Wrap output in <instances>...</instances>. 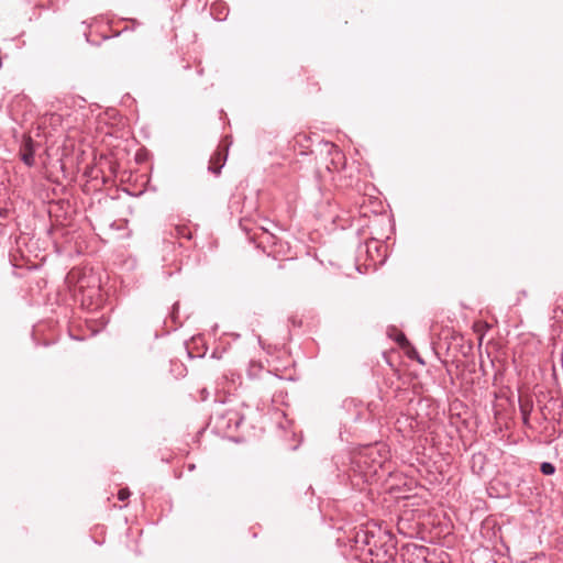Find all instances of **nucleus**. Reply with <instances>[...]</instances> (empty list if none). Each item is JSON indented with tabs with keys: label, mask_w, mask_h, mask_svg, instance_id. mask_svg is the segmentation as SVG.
<instances>
[{
	"label": "nucleus",
	"mask_w": 563,
	"mask_h": 563,
	"mask_svg": "<svg viewBox=\"0 0 563 563\" xmlns=\"http://www.w3.org/2000/svg\"><path fill=\"white\" fill-rule=\"evenodd\" d=\"M366 252L372 255V247H371V243H367L366 244Z\"/></svg>",
	"instance_id": "17"
},
{
	"label": "nucleus",
	"mask_w": 563,
	"mask_h": 563,
	"mask_svg": "<svg viewBox=\"0 0 563 563\" xmlns=\"http://www.w3.org/2000/svg\"><path fill=\"white\" fill-rule=\"evenodd\" d=\"M118 493L123 494V493H131V492H130V489L126 487V488H120V489L118 490Z\"/></svg>",
	"instance_id": "16"
},
{
	"label": "nucleus",
	"mask_w": 563,
	"mask_h": 563,
	"mask_svg": "<svg viewBox=\"0 0 563 563\" xmlns=\"http://www.w3.org/2000/svg\"><path fill=\"white\" fill-rule=\"evenodd\" d=\"M395 341L398 343V344H402V343H407L408 340L406 338V335L402 333V332H399L398 335L395 338Z\"/></svg>",
	"instance_id": "12"
},
{
	"label": "nucleus",
	"mask_w": 563,
	"mask_h": 563,
	"mask_svg": "<svg viewBox=\"0 0 563 563\" xmlns=\"http://www.w3.org/2000/svg\"><path fill=\"white\" fill-rule=\"evenodd\" d=\"M225 140H228V136H224V140H222V141L220 142V144H224V145H228V146H229V144H228V143H225Z\"/></svg>",
	"instance_id": "19"
},
{
	"label": "nucleus",
	"mask_w": 563,
	"mask_h": 563,
	"mask_svg": "<svg viewBox=\"0 0 563 563\" xmlns=\"http://www.w3.org/2000/svg\"><path fill=\"white\" fill-rule=\"evenodd\" d=\"M402 497H404V499H408L410 497V495H404Z\"/></svg>",
	"instance_id": "26"
},
{
	"label": "nucleus",
	"mask_w": 563,
	"mask_h": 563,
	"mask_svg": "<svg viewBox=\"0 0 563 563\" xmlns=\"http://www.w3.org/2000/svg\"><path fill=\"white\" fill-rule=\"evenodd\" d=\"M10 214V210L7 208H0V218L7 219Z\"/></svg>",
	"instance_id": "13"
},
{
	"label": "nucleus",
	"mask_w": 563,
	"mask_h": 563,
	"mask_svg": "<svg viewBox=\"0 0 563 563\" xmlns=\"http://www.w3.org/2000/svg\"><path fill=\"white\" fill-rule=\"evenodd\" d=\"M415 549L416 551L418 552L417 555L418 556H424V554L428 552V548L423 547V545H415Z\"/></svg>",
	"instance_id": "11"
},
{
	"label": "nucleus",
	"mask_w": 563,
	"mask_h": 563,
	"mask_svg": "<svg viewBox=\"0 0 563 563\" xmlns=\"http://www.w3.org/2000/svg\"><path fill=\"white\" fill-rule=\"evenodd\" d=\"M244 415L238 409H217L210 416V422L218 434L231 437V432L238 431L244 422Z\"/></svg>",
	"instance_id": "2"
},
{
	"label": "nucleus",
	"mask_w": 563,
	"mask_h": 563,
	"mask_svg": "<svg viewBox=\"0 0 563 563\" xmlns=\"http://www.w3.org/2000/svg\"><path fill=\"white\" fill-rule=\"evenodd\" d=\"M85 36H86L87 42L95 44V45H99V42H93L90 40L89 34L85 33Z\"/></svg>",
	"instance_id": "15"
},
{
	"label": "nucleus",
	"mask_w": 563,
	"mask_h": 563,
	"mask_svg": "<svg viewBox=\"0 0 563 563\" xmlns=\"http://www.w3.org/2000/svg\"><path fill=\"white\" fill-rule=\"evenodd\" d=\"M486 462L487 457L484 453H474L470 461L472 472L476 475H481L485 470Z\"/></svg>",
	"instance_id": "6"
},
{
	"label": "nucleus",
	"mask_w": 563,
	"mask_h": 563,
	"mask_svg": "<svg viewBox=\"0 0 563 563\" xmlns=\"http://www.w3.org/2000/svg\"><path fill=\"white\" fill-rule=\"evenodd\" d=\"M523 563H533V562H523Z\"/></svg>",
	"instance_id": "28"
},
{
	"label": "nucleus",
	"mask_w": 563,
	"mask_h": 563,
	"mask_svg": "<svg viewBox=\"0 0 563 563\" xmlns=\"http://www.w3.org/2000/svg\"><path fill=\"white\" fill-rule=\"evenodd\" d=\"M330 145H331V148H334L339 153V151H338V148L335 147L334 144H330Z\"/></svg>",
	"instance_id": "23"
},
{
	"label": "nucleus",
	"mask_w": 563,
	"mask_h": 563,
	"mask_svg": "<svg viewBox=\"0 0 563 563\" xmlns=\"http://www.w3.org/2000/svg\"><path fill=\"white\" fill-rule=\"evenodd\" d=\"M188 355H189V357H195L190 351H188Z\"/></svg>",
	"instance_id": "24"
},
{
	"label": "nucleus",
	"mask_w": 563,
	"mask_h": 563,
	"mask_svg": "<svg viewBox=\"0 0 563 563\" xmlns=\"http://www.w3.org/2000/svg\"><path fill=\"white\" fill-rule=\"evenodd\" d=\"M175 232L178 238L186 239L187 241H190L192 239V232L186 227L178 225L175 228Z\"/></svg>",
	"instance_id": "8"
},
{
	"label": "nucleus",
	"mask_w": 563,
	"mask_h": 563,
	"mask_svg": "<svg viewBox=\"0 0 563 563\" xmlns=\"http://www.w3.org/2000/svg\"><path fill=\"white\" fill-rule=\"evenodd\" d=\"M290 321L292 322V324H294V325H296V324H297V321H296V319H295V318H291V319H290ZM300 323H301V322L299 321V322H298V324H300Z\"/></svg>",
	"instance_id": "18"
},
{
	"label": "nucleus",
	"mask_w": 563,
	"mask_h": 563,
	"mask_svg": "<svg viewBox=\"0 0 563 563\" xmlns=\"http://www.w3.org/2000/svg\"><path fill=\"white\" fill-rule=\"evenodd\" d=\"M533 410V400L530 397H519V411L522 423L529 426L530 415Z\"/></svg>",
	"instance_id": "5"
},
{
	"label": "nucleus",
	"mask_w": 563,
	"mask_h": 563,
	"mask_svg": "<svg viewBox=\"0 0 563 563\" xmlns=\"http://www.w3.org/2000/svg\"><path fill=\"white\" fill-rule=\"evenodd\" d=\"M395 487H390L386 493L391 494Z\"/></svg>",
	"instance_id": "22"
},
{
	"label": "nucleus",
	"mask_w": 563,
	"mask_h": 563,
	"mask_svg": "<svg viewBox=\"0 0 563 563\" xmlns=\"http://www.w3.org/2000/svg\"><path fill=\"white\" fill-rule=\"evenodd\" d=\"M178 311H179V302H175L172 307V311L169 313V317L172 318V320L174 322H176L177 318H178Z\"/></svg>",
	"instance_id": "9"
},
{
	"label": "nucleus",
	"mask_w": 563,
	"mask_h": 563,
	"mask_svg": "<svg viewBox=\"0 0 563 563\" xmlns=\"http://www.w3.org/2000/svg\"><path fill=\"white\" fill-rule=\"evenodd\" d=\"M306 493H314L312 486H309Z\"/></svg>",
	"instance_id": "20"
},
{
	"label": "nucleus",
	"mask_w": 563,
	"mask_h": 563,
	"mask_svg": "<svg viewBox=\"0 0 563 563\" xmlns=\"http://www.w3.org/2000/svg\"><path fill=\"white\" fill-rule=\"evenodd\" d=\"M347 539L351 547L371 563H390L397 555L396 537L374 521L353 527Z\"/></svg>",
	"instance_id": "1"
},
{
	"label": "nucleus",
	"mask_w": 563,
	"mask_h": 563,
	"mask_svg": "<svg viewBox=\"0 0 563 563\" xmlns=\"http://www.w3.org/2000/svg\"><path fill=\"white\" fill-rule=\"evenodd\" d=\"M35 146L36 144L31 140H26L20 148V159L27 166L33 167L35 165Z\"/></svg>",
	"instance_id": "4"
},
{
	"label": "nucleus",
	"mask_w": 563,
	"mask_h": 563,
	"mask_svg": "<svg viewBox=\"0 0 563 563\" xmlns=\"http://www.w3.org/2000/svg\"><path fill=\"white\" fill-rule=\"evenodd\" d=\"M228 145L219 144L217 151L211 155L208 170L214 176H219L221 174L222 167L224 166L228 158Z\"/></svg>",
	"instance_id": "3"
},
{
	"label": "nucleus",
	"mask_w": 563,
	"mask_h": 563,
	"mask_svg": "<svg viewBox=\"0 0 563 563\" xmlns=\"http://www.w3.org/2000/svg\"><path fill=\"white\" fill-rule=\"evenodd\" d=\"M205 352L206 350L201 354H198L197 356L202 357L205 355Z\"/></svg>",
	"instance_id": "25"
},
{
	"label": "nucleus",
	"mask_w": 563,
	"mask_h": 563,
	"mask_svg": "<svg viewBox=\"0 0 563 563\" xmlns=\"http://www.w3.org/2000/svg\"><path fill=\"white\" fill-rule=\"evenodd\" d=\"M540 472L543 474V475H547V476H551V475H554L555 472H556V467L553 463L551 462H542L540 464Z\"/></svg>",
	"instance_id": "7"
},
{
	"label": "nucleus",
	"mask_w": 563,
	"mask_h": 563,
	"mask_svg": "<svg viewBox=\"0 0 563 563\" xmlns=\"http://www.w3.org/2000/svg\"><path fill=\"white\" fill-rule=\"evenodd\" d=\"M225 351V349L220 350L219 347H216L212 353L211 357L216 360H220L222 357V353Z\"/></svg>",
	"instance_id": "10"
},
{
	"label": "nucleus",
	"mask_w": 563,
	"mask_h": 563,
	"mask_svg": "<svg viewBox=\"0 0 563 563\" xmlns=\"http://www.w3.org/2000/svg\"><path fill=\"white\" fill-rule=\"evenodd\" d=\"M117 496V499L121 503H125L128 500V498L131 496V495H125V494H122V495H115Z\"/></svg>",
	"instance_id": "14"
},
{
	"label": "nucleus",
	"mask_w": 563,
	"mask_h": 563,
	"mask_svg": "<svg viewBox=\"0 0 563 563\" xmlns=\"http://www.w3.org/2000/svg\"><path fill=\"white\" fill-rule=\"evenodd\" d=\"M418 362H419V363H421V364H423V361H422V358H420V357H418Z\"/></svg>",
	"instance_id": "27"
},
{
	"label": "nucleus",
	"mask_w": 563,
	"mask_h": 563,
	"mask_svg": "<svg viewBox=\"0 0 563 563\" xmlns=\"http://www.w3.org/2000/svg\"><path fill=\"white\" fill-rule=\"evenodd\" d=\"M374 249H375V251H376V252H378V251H379V249H380V246H379V245H377V244L375 243V244H374Z\"/></svg>",
	"instance_id": "21"
}]
</instances>
